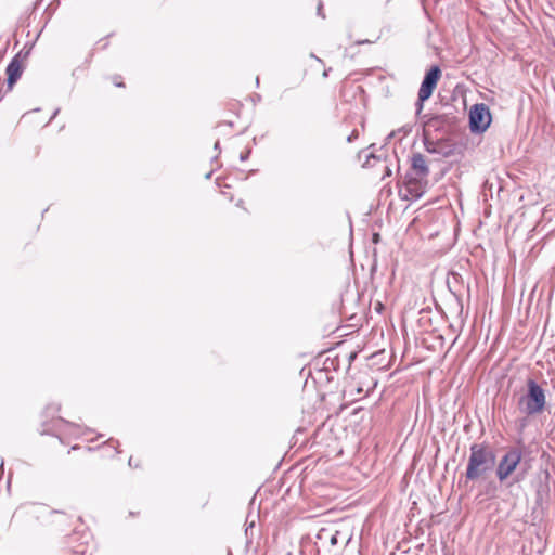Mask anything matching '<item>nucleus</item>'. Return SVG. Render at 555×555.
Here are the masks:
<instances>
[{
  "mask_svg": "<svg viewBox=\"0 0 555 555\" xmlns=\"http://www.w3.org/2000/svg\"><path fill=\"white\" fill-rule=\"evenodd\" d=\"M527 386L528 392L520 398L519 408L527 415L539 414L546 403L545 392L533 379H529Z\"/></svg>",
  "mask_w": 555,
  "mask_h": 555,
  "instance_id": "obj_1",
  "label": "nucleus"
},
{
  "mask_svg": "<svg viewBox=\"0 0 555 555\" xmlns=\"http://www.w3.org/2000/svg\"><path fill=\"white\" fill-rule=\"evenodd\" d=\"M470 450L466 477L474 480L486 470V449L482 444H474Z\"/></svg>",
  "mask_w": 555,
  "mask_h": 555,
  "instance_id": "obj_2",
  "label": "nucleus"
},
{
  "mask_svg": "<svg viewBox=\"0 0 555 555\" xmlns=\"http://www.w3.org/2000/svg\"><path fill=\"white\" fill-rule=\"evenodd\" d=\"M440 69L438 67L430 68L421 85V88L418 90V101H417V113H420L423 108V102L429 99L434 92V90L437 87V82L440 77Z\"/></svg>",
  "mask_w": 555,
  "mask_h": 555,
  "instance_id": "obj_3",
  "label": "nucleus"
},
{
  "mask_svg": "<svg viewBox=\"0 0 555 555\" xmlns=\"http://www.w3.org/2000/svg\"><path fill=\"white\" fill-rule=\"evenodd\" d=\"M521 455L517 450L508 451L501 460L498 467V477L500 480L506 479L516 468Z\"/></svg>",
  "mask_w": 555,
  "mask_h": 555,
  "instance_id": "obj_4",
  "label": "nucleus"
},
{
  "mask_svg": "<svg viewBox=\"0 0 555 555\" xmlns=\"http://www.w3.org/2000/svg\"><path fill=\"white\" fill-rule=\"evenodd\" d=\"M486 113V105L477 103L469 111V128L472 132L479 133L486 130V125H481Z\"/></svg>",
  "mask_w": 555,
  "mask_h": 555,
  "instance_id": "obj_5",
  "label": "nucleus"
},
{
  "mask_svg": "<svg viewBox=\"0 0 555 555\" xmlns=\"http://www.w3.org/2000/svg\"><path fill=\"white\" fill-rule=\"evenodd\" d=\"M412 170L420 179L425 178L429 173L424 155L417 153L412 156Z\"/></svg>",
  "mask_w": 555,
  "mask_h": 555,
  "instance_id": "obj_6",
  "label": "nucleus"
},
{
  "mask_svg": "<svg viewBox=\"0 0 555 555\" xmlns=\"http://www.w3.org/2000/svg\"><path fill=\"white\" fill-rule=\"evenodd\" d=\"M21 74H22V66H21L20 61L15 57L10 62V64L7 67L9 89H12L14 83L21 77Z\"/></svg>",
  "mask_w": 555,
  "mask_h": 555,
  "instance_id": "obj_7",
  "label": "nucleus"
},
{
  "mask_svg": "<svg viewBox=\"0 0 555 555\" xmlns=\"http://www.w3.org/2000/svg\"><path fill=\"white\" fill-rule=\"evenodd\" d=\"M447 285L452 294H460L463 288L462 276L456 272H450L447 278Z\"/></svg>",
  "mask_w": 555,
  "mask_h": 555,
  "instance_id": "obj_8",
  "label": "nucleus"
},
{
  "mask_svg": "<svg viewBox=\"0 0 555 555\" xmlns=\"http://www.w3.org/2000/svg\"><path fill=\"white\" fill-rule=\"evenodd\" d=\"M425 147H426V151L429 152V153H437L438 152L437 143L434 142V141L425 140Z\"/></svg>",
  "mask_w": 555,
  "mask_h": 555,
  "instance_id": "obj_9",
  "label": "nucleus"
},
{
  "mask_svg": "<svg viewBox=\"0 0 555 555\" xmlns=\"http://www.w3.org/2000/svg\"><path fill=\"white\" fill-rule=\"evenodd\" d=\"M491 121H492V116H491L490 111L488 109V121H487L488 127H490Z\"/></svg>",
  "mask_w": 555,
  "mask_h": 555,
  "instance_id": "obj_10",
  "label": "nucleus"
},
{
  "mask_svg": "<svg viewBox=\"0 0 555 555\" xmlns=\"http://www.w3.org/2000/svg\"><path fill=\"white\" fill-rule=\"evenodd\" d=\"M378 240V234H374V242H377Z\"/></svg>",
  "mask_w": 555,
  "mask_h": 555,
  "instance_id": "obj_11",
  "label": "nucleus"
},
{
  "mask_svg": "<svg viewBox=\"0 0 555 555\" xmlns=\"http://www.w3.org/2000/svg\"><path fill=\"white\" fill-rule=\"evenodd\" d=\"M322 5L320 4L318 8L319 14L321 13Z\"/></svg>",
  "mask_w": 555,
  "mask_h": 555,
  "instance_id": "obj_12",
  "label": "nucleus"
}]
</instances>
